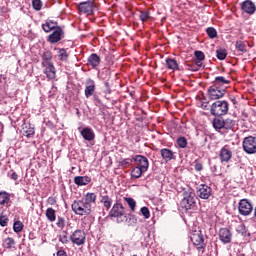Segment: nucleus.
<instances>
[{
  "label": "nucleus",
  "instance_id": "f257e3e1",
  "mask_svg": "<svg viewBox=\"0 0 256 256\" xmlns=\"http://www.w3.org/2000/svg\"><path fill=\"white\" fill-rule=\"evenodd\" d=\"M108 217L115 219L116 223L127 222V214H125V207H123V204L116 202L110 209Z\"/></svg>",
  "mask_w": 256,
  "mask_h": 256
},
{
  "label": "nucleus",
  "instance_id": "f03ea898",
  "mask_svg": "<svg viewBox=\"0 0 256 256\" xmlns=\"http://www.w3.org/2000/svg\"><path fill=\"white\" fill-rule=\"evenodd\" d=\"M72 211L73 213H75V215H79L81 217L85 216L87 217V215H89L90 213H92V209L93 207L91 206V204L86 203L85 200H75L72 205Z\"/></svg>",
  "mask_w": 256,
  "mask_h": 256
},
{
  "label": "nucleus",
  "instance_id": "7ed1b4c3",
  "mask_svg": "<svg viewBox=\"0 0 256 256\" xmlns=\"http://www.w3.org/2000/svg\"><path fill=\"white\" fill-rule=\"evenodd\" d=\"M229 113V102L225 100H216L210 106V115L214 117H223V115H227Z\"/></svg>",
  "mask_w": 256,
  "mask_h": 256
},
{
  "label": "nucleus",
  "instance_id": "20e7f679",
  "mask_svg": "<svg viewBox=\"0 0 256 256\" xmlns=\"http://www.w3.org/2000/svg\"><path fill=\"white\" fill-rule=\"evenodd\" d=\"M190 239L193 245L197 247L198 251L205 253V247H207V244H205V238L203 237V233L201 232V230L193 231L190 234Z\"/></svg>",
  "mask_w": 256,
  "mask_h": 256
},
{
  "label": "nucleus",
  "instance_id": "39448f33",
  "mask_svg": "<svg viewBox=\"0 0 256 256\" xmlns=\"http://www.w3.org/2000/svg\"><path fill=\"white\" fill-rule=\"evenodd\" d=\"M227 87H219L215 86L213 84L208 88V97L211 99V101H217V99H222V97H225V91Z\"/></svg>",
  "mask_w": 256,
  "mask_h": 256
},
{
  "label": "nucleus",
  "instance_id": "423d86ee",
  "mask_svg": "<svg viewBox=\"0 0 256 256\" xmlns=\"http://www.w3.org/2000/svg\"><path fill=\"white\" fill-rule=\"evenodd\" d=\"M243 149L248 155H255L256 153V137L248 136L243 140Z\"/></svg>",
  "mask_w": 256,
  "mask_h": 256
},
{
  "label": "nucleus",
  "instance_id": "0eeeda50",
  "mask_svg": "<svg viewBox=\"0 0 256 256\" xmlns=\"http://www.w3.org/2000/svg\"><path fill=\"white\" fill-rule=\"evenodd\" d=\"M70 241L78 247L85 245V241H87V235L85 234V231L77 229L70 236Z\"/></svg>",
  "mask_w": 256,
  "mask_h": 256
},
{
  "label": "nucleus",
  "instance_id": "6e6552de",
  "mask_svg": "<svg viewBox=\"0 0 256 256\" xmlns=\"http://www.w3.org/2000/svg\"><path fill=\"white\" fill-rule=\"evenodd\" d=\"M238 211L240 215L247 217L253 213V204L248 199H241L238 204Z\"/></svg>",
  "mask_w": 256,
  "mask_h": 256
},
{
  "label": "nucleus",
  "instance_id": "1a4fd4ad",
  "mask_svg": "<svg viewBox=\"0 0 256 256\" xmlns=\"http://www.w3.org/2000/svg\"><path fill=\"white\" fill-rule=\"evenodd\" d=\"M180 207L186 211L193 209L195 207V193L190 192L186 195L180 202Z\"/></svg>",
  "mask_w": 256,
  "mask_h": 256
},
{
  "label": "nucleus",
  "instance_id": "9d476101",
  "mask_svg": "<svg viewBox=\"0 0 256 256\" xmlns=\"http://www.w3.org/2000/svg\"><path fill=\"white\" fill-rule=\"evenodd\" d=\"M94 9H95V1H92V0L81 2L78 5V11L86 15H93Z\"/></svg>",
  "mask_w": 256,
  "mask_h": 256
},
{
  "label": "nucleus",
  "instance_id": "9b49d317",
  "mask_svg": "<svg viewBox=\"0 0 256 256\" xmlns=\"http://www.w3.org/2000/svg\"><path fill=\"white\" fill-rule=\"evenodd\" d=\"M133 161L136 164V167L144 170L149 171V159L143 155H136L133 157Z\"/></svg>",
  "mask_w": 256,
  "mask_h": 256
},
{
  "label": "nucleus",
  "instance_id": "f8f14e48",
  "mask_svg": "<svg viewBox=\"0 0 256 256\" xmlns=\"http://www.w3.org/2000/svg\"><path fill=\"white\" fill-rule=\"evenodd\" d=\"M212 193H213V189L205 184H201L196 191V195L200 197V199H209Z\"/></svg>",
  "mask_w": 256,
  "mask_h": 256
},
{
  "label": "nucleus",
  "instance_id": "ddd939ff",
  "mask_svg": "<svg viewBox=\"0 0 256 256\" xmlns=\"http://www.w3.org/2000/svg\"><path fill=\"white\" fill-rule=\"evenodd\" d=\"M63 35H65V32H63V28L61 26L59 28H56L49 36H48V43H59L61 39H63Z\"/></svg>",
  "mask_w": 256,
  "mask_h": 256
},
{
  "label": "nucleus",
  "instance_id": "4468645a",
  "mask_svg": "<svg viewBox=\"0 0 256 256\" xmlns=\"http://www.w3.org/2000/svg\"><path fill=\"white\" fill-rule=\"evenodd\" d=\"M219 157L222 163H229L231 161V157H233V152L231 151L229 145H225L221 148Z\"/></svg>",
  "mask_w": 256,
  "mask_h": 256
},
{
  "label": "nucleus",
  "instance_id": "2eb2a0df",
  "mask_svg": "<svg viewBox=\"0 0 256 256\" xmlns=\"http://www.w3.org/2000/svg\"><path fill=\"white\" fill-rule=\"evenodd\" d=\"M95 81L91 78H88L85 82V90H84V95L86 99H89V97H93L95 95Z\"/></svg>",
  "mask_w": 256,
  "mask_h": 256
},
{
  "label": "nucleus",
  "instance_id": "dca6fc26",
  "mask_svg": "<svg viewBox=\"0 0 256 256\" xmlns=\"http://www.w3.org/2000/svg\"><path fill=\"white\" fill-rule=\"evenodd\" d=\"M219 239L225 245H227V243H231V240L233 239V234L231 233V230H229L228 228H221L219 230Z\"/></svg>",
  "mask_w": 256,
  "mask_h": 256
},
{
  "label": "nucleus",
  "instance_id": "f3484780",
  "mask_svg": "<svg viewBox=\"0 0 256 256\" xmlns=\"http://www.w3.org/2000/svg\"><path fill=\"white\" fill-rule=\"evenodd\" d=\"M44 68L43 73L46 75L47 79H55L57 77V70L53 63L42 65Z\"/></svg>",
  "mask_w": 256,
  "mask_h": 256
},
{
  "label": "nucleus",
  "instance_id": "a211bd4d",
  "mask_svg": "<svg viewBox=\"0 0 256 256\" xmlns=\"http://www.w3.org/2000/svg\"><path fill=\"white\" fill-rule=\"evenodd\" d=\"M241 9L243 13H247L248 15H253V13H255L256 11V6H255V3H253V1L245 0L241 4Z\"/></svg>",
  "mask_w": 256,
  "mask_h": 256
},
{
  "label": "nucleus",
  "instance_id": "6ab92c4d",
  "mask_svg": "<svg viewBox=\"0 0 256 256\" xmlns=\"http://www.w3.org/2000/svg\"><path fill=\"white\" fill-rule=\"evenodd\" d=\"M87 65L92 67V69H97L101 65V56L97 53H92L87 59Z\"/></svg>",
  "mask_w": 256,
  "mask_h": 256
},
{
  "label": "nucleus",
  "instance_id": "aec40b11",
  "mask_svg": "<svg viewBox=\"0 0 256 256\" xmlns=\"http://www.w3.org/2000/svg\"><path fill=\"white\" fill-rule=\"evenodd\" d=\"M61 26H59V23L53 21V20H46L44 24H42V29L45 33H51V31H55L56 29H59Z\"/></svg>",
  "mask_w": 256,
  "mask_h": 256
},
{
  "label": "nucleus",
  "instance_id": "412c9836",
  "mask_svg": "<svg viewBox=\"0 0 256 256\" xmlns=\"http://www.w3.org/2000/svg\"><path fill=\"white\" fill-rule=\"evenodd\" d=\"M0 207H11V194L6 191L0 192Z\"/></svg>",
  "mask_w": 256,
  "mask_h": 256
},
{
  "label": "nucleus",
  "instance_id": "4be33fe9",
  "mask_svg": "<svg viewBox=\"0 0 256 256\" xmlns=\"http://www.w3.org/2000/svg\"><path fill=\"white\" fill-rule=\"evenodd\" d=\"M160 155L166 163H169V161H173V159H175V153L169 148L161 149Z\"/></svg>",
  "mask_w": 256,
  "mask_h": 256
},
{
  "label": "nucleus",
  "instance_id": "5701e85b",
  "mask_svg": "<svg viewBox=\"0 0 256 256\" xmlns=\"http://www.w3.org/2000/svg\"><path fill=\"white\" fill-rule=\"evenodd\" d=\"M100 203H102L106 211H109L113 205V198L105 192V194H100Z\"/></svg>",
  "mask_w": 256,
  "mask_h": 256
},
{
  "label": "nucleus",
  "instance_id": "b1692460",
  "mask_svg": "<svg viewBox=\"0 0 256 256\" xmlns=\"http://www.w3.org/2000/svg\"><path fill=\"white\" fill-rule=\"evenodd\" d=\"M80 135H82L85 141H93L95 139V132L90 127H85L80 131Z\"/></svg>",
  "mask_w": 256,
  "mask_h": 256
},
{
  "label": "nucleus",
  "instance_id": "393cba45",
  "mask_svg": "<svg viewBox=\"0 0 256 256\" xmlns=\"http://www.w3.org/2000/svg\"><path fill=\"white\" fill-rule=\"evenodd\" d=\"M230 84H231V80L225 78L224 76H217L213 81V85L220 88H223L225 87V85H230Z\"/></svg>",
  "mask_w": 256,
  "mask_h": 256
},
{
  "label": "nucleus",
  "instance_id": "a878e982",
  "mask_svg": "<svg viewBox=\"0 0 256 256\" xmlns=\"http://www.w3.org/2000/svg\"><path fill=\"white\" fill-rule=\"evenodd\" d=\"M90 181H91V177L89 176H76L74 178L75 185H78L79 187L89 185Z\"/></svg>",
  "mask_w": 256,
  "mask_h": 256
},
{
  "label": "nucleus",
  "instance_id": "bb28decb",
  "mask_svg": "<svg viewBox=\"0 0 256 256\" xmlns=\"http://www.w3.org/2000/svg\"><path fill=\"white\" fill-rule=\"evenodd\" d=\"M194 57L195 65H197V67H202V61H205V53H203V51L197 50L194 52Z\"/></svg>",
  "mask_w": 256,
  "mask_h": 256
},
{
  "label": "nucleus",
  "instance_id": "cd10ccee",
  "mask_svg": "<svg viewBox=\"0 0 256 256\" xmlns=\"http://www.w3.org/2000/svg\"><path fill=\"white\" fill-rule=\"evenodd\" d=\"M166 67L171 71H179V63L173 58L166 59Z\"/></svg>",
  "mask_w": 256,
  "mask_h": 256
},
{
  "label": "nucleus",
  "instance_id": "c85d7f7f",
  "mask_svg": "<svg viewBox=\"0 0 256 256\" xmlns=\"http://www.w3.org/2000/svg\"><path fill=\"white\" fill-rule=\"evenodd\" d=\"M143 173H147L145 170L139 168L138 166H134L131 170V177L133 179H141Z\"/></svg>",
  "mask_w": 256,
  "mask_h": 256
},
{
  "label": "nucleus",
  "instance_id": "c756f323",
  "mask_svg": "<svg viewBox=\"0 0 256 256\" xmlns=\"http://www.w3.org/2000/svg\"><path fill=\"white\" fill-rule=\"evenodd\" d=\"M53 61V53L51 51H46L42 54V65H49Z\"/></svg>",
  "mask_w": 256,
  "mask_h": 256
},
{
  "label": "nucleus",
  "instance_id": "7c9ffc66",
  "mask_svg": "<svg viewBox=\"0 0 256 256\" xmlns=\"http://www.w3.org/2000/svg\"><path fill=\"white\" fill-rule=\"evenodd\" d=\"M58 59L59 61H62L64 63H67L69 61V53H67V50L64 48L58 49Z\"/></svg>",
  "mask_w": 256,
  "mask_h": 256
},
{
  "label": "nucleus",
  "instance_id": "2f4dec72",
  "mask_svg": "<svg viewBox=\"0 0 256 256\" xmlns=\"http://www.w3.org/2000/svg\"><path fill=\"white\" fill-rule=\"evenodd\" d=\"M83 201L88 203V205H91V203H97V194L93 192H88L84 196Z\"/></svg>",
  "mask_w": 256,
  "mask_h": 256
},
{
  "label": "nucleus",
  "instance_id": "473e14b6",
  "mask_svg": "<svg viewBox=\"0 0 256 256\" xmlns=\"http://www.w3.org/2000/svg\"><path fill=\"white\" fill-rule=\"evenodd\" d=\"M45 215H46V218L48 219V221H50L51 223H53L57 220V213L55 212V209H53V208H47Z\"/></svg>",
  "mask_w": 256,
  "mask_h": 256
},
{
  "label": "nucleus",
  "instance_id": "72a5a7b5",
  "mask_svg": "<svg viewBox=\"0 0 256 256\" xmlns=\"http://www.w3.org/2000/svg\"><path fill=\"white\" fill-rule=\"evenodd\" d=\"M2 247L4 249H15V239L7 237L3 240Z\"/></svg>",
  "mask_w": 256,
  "mask_h": 256
},
{
  "label": "nucleus",
  "instance_id": "f704fd0d",
  "mask_svg": "<svg viewBox=\"0 0 256 256\" xmlns=\"http://www.w3.org/2000/svg\"><path fill=\"white\" fill-rule=\"evenodd\" d=\"M216 57L220 61H225V59H227V49H225V48H218L216 50Z\"/></svg>",
  "mask_w": 256,
  "mask_h": 256
},
{
  "label": "nucleus",
  "instance_id": "c9c22d12",
  "mask_svg": "<svg viewBox=\"0 0 256 256\" xmlns=\"http://www.w3.org/2000/svg\"><path fill=\"white\" fill-rule=\"evenodd\" d=\"M139 19L142 23H147L149 19H151V12L150 11H140Z\"/></svg>",
  "mask_w": 256,
  "mask_h": 256
},
{
  "label": "nucleus",
  "instance_id": "e433bc0d",
  "mask_svg": "<svg viewBox=\"0 0 256 256\" xmlns=\"http://www.w3.org/2000/svg\"><path fill=\"white\" fill-rule=\"evenodd\" d=\"M225 120L221 118H214L213 127L214 129H224Z\"/></svg>",
  "mask_w": 256,
  "mask_h": 256
},
{
  "label": "nucleus",
  "instance_id": "4c0bfd02",
  "mask_svg": "<svg viewBox=\"0 0 256 256\" xmlns=\"http://www.w3.org/2000/svg\"><path fill=\"white\" fill-rule=\"evenodd\" d=\"M23 227H25V225L23 222H21V220L15 221L13 224L14 233H21L23 231Z\"/></svg>",
  "mask_w": 256,
  "mask_h": 256
},
{
  "label": "nucleus",
  "instance_id": "58836bf2",
  "mask_svg": "<svg viewBox=\"0 0 256 256\" xmlns=\"http://www.w3.org/2000/svg\"><path fill=\"white\" fill-rule=\"evenodd\" d=\"M235 48L240 53H247V45L243 41H237L235 44Z\"/></svg>",
  "mask_w": 256,
  "mask_h": 256
},
{
  "label": "nucleus",
  "instance_id": "ea45409f",
  "mask_svg": "<svg viewBox=\"0 0 256 256\" xmlns=\"http://www.w3.org/2000/svg\"><path fill=\"white\" fill-rule=\"evenodd\" d=\"M235 127V120L227 118L224 120V129L231 130Z\"/></svg>",
  "mask_w": 256,
  "mask_h": 256
},
{
  "label": "nucleus",
  "instance_id": "a19ab883",
  "mask_svg": "<svg viewBox=\"0 0 256 256\" xmlns=\"http://www.w3.org/2000/svg\"><path fill=\"white\" fill-rule=\"evenodd\" d=\"M32 7L34 11H41L43 9V2L41 0H32Z\"/></svg>",
  "mask_w": 256,
  "mask_h": 256
},
{
  "label": "nucleus",
  "instance_id": "79ce46f5",
  "mask_svg": "<svg viewBox=\"0 0 256 256\" xmlns=\"http://www.w3.org/2000/svg\"><path fill=\"white\" fill-rule=\"evenodd\" d=\"M206 33H207L209 39L217 38V30L214 27H208L206 29Z\"/></svg>",
  "mask_w": 256,
  "mask_h": 256
},
{
  "label": "nucleus",
  "instance_id": "37998d69",
  "mask_svg": "<svg viewBox=\"0 0 256 256\" xmlns=\"http://www.w3.org/2000/svg\"><path fill=\"white\" fill-rule=\"evenodd\" d=\"M187 144H188L187 138L180 136L177 139V145H178V147H180V149H185L187 147Z\"/></svg>",
  "mask_w": 256,
  "mask_h": 256
},
{
  "label": "nucleus",
  "instance_id": "c03bdc74",
  "mask_svg": "<svg viewBox=\"0 0 256 256\" xmlns=\"http://www.w3.org/2000/svg\"><path fill=\"white\" fill-rule=\"evenodd\" d=\"M7 225H9V217L3 213H0V226L7 227Z\"/></svg>",
  "mask_w": 256,
  "mask_h": 256
},
{
  "label": "nucleus",
  "instance_id": "a18cd8bd",
  "mask_svg": "<svg viewBox=\"0 0 256 256\" xmlns=\"http://www.w3.org/2000/svg\"><path fill=\"white\" fill-rule=\"evenodd\" d=\"M56 225H57L58 229H65V225H66L65 218L61 217V216H58Z\"/></svg>",
  "mask_w": 256,
  "mask_h": 256
},
{
  "label": "nucleus",
  "instance_id": "49530a36",
  "mask_svg": "<svg viewBox=\"0 0 256 256\" xmlns=\"http://www.w3.org/2000/svg\"><path fill=\"white\" fill-rule=\"evenodd\" d=\"M59 241L64 245H67V243H69V238L67 237V231H62V233L59 236Z\"/></svg>",
  "mask_w": 256,
  "mask_h": 256
},
{
  "label": "nucleus",
  "instance_id": "de8ad7c7",
  "mask_svg": "<svg viewBox=\"0 0 256 256\" xmlns=\"http://www.w3.org/2000/svg\"><path fill=\"white\" fill-rule=\"evenodd\" d=\"M126 203H128L131 211H135V207H137V202L133 198H125Z\"/></svg>",
  "mask_w": 256,
  "mask_h": 256
},
{
  "label": "nucleus",
  "instance_id": "09e8293b",
  "mask_svg": "<svg viewBox=\"0 0 256 256\" xmlns=\"http://www.w3.org/2000/svg\"><path fill=\"white\" fill-rule=\"evenodd\" d=\"M141 215H143V217L145 219H149V217H151V212L149 211L148 207H142L140 210Z\"/></svg>",
  "mask_w": 256,
  "mask_h": 256
},
{
  "label": "nucleus",
  "instance_id": "8fccbe9b",
  "mask_svg": "<svg viewBox=\"0 0 256 256\" xmlns=\"http://www.w3.org/2000/svg\"><path fill=\"white\" fill-rule=\"evenodd\" d=\"M133 163V160L131 158H125L120 161V167H129Z\"/></svg>",
  "mask_w": 256,
  "mask_h": 256
},
{
  "label": "nucleus",
  "instance_id": "3c124183",
  "mask_svg": "<svg viewBox=\"0 0 256 256\" xmlns=\"http://www.w3.org/2000/svg\"><path fill=\"white\" fill-rule=\"evenodd\" d=\"M201 107L204 109V111H207L209 109V100L207 98L203 97L200 99Z\"/></svg>",
  "mask_w": 256,
  "mask_h": 256
},
{
  "label": "nucleus",
  "instance_id": "603ef678",
  "mask_svg": "<svg viewBox=\"0 0 256 256\" xmlns=\"http://www.w3.org/2000/svg\"><path fill=\"white\" fill-rule=\"evenodd\" d=\"M35 135V128H30L26 131V137H33Z\"/></svg>",
  "mask_w": 256,
  "mask_h": 256
},
{
  "label": "nucleus",
  "instance_id": "864d4df0",
  "mask_svg": "<svg viewBox=\"0 0 256 256\" xmlns=\"http://www.w3.org/2000/svg\"><path fill=\"white\" fill-rule=\"evenodd\" d=\"M47 203H48L49 205H55V204L57 203V199H56L55 197H49V198L47 199Z\"/></svg>",
  "mask_w": 256,
  "mask_h": 256
},
{
  "label": "nucleus",
  "instance_id": "5fc2aeb1",
  "mask_svg": "<svg viewBox=\"0 0 256 256\" xmlns=\"http://www.w3.org/2000/svg\"><path fill=\"white\" fill-rule=\"evenodd\" d=\"M195 171H203V164L201 163H196L194 165Z\"/></svg>",
  "mask_w": 256,
  "mask_h": 256
},
{
  "label": "nucleus",
  "instance_id": "6e6d98bb",
  "mask_svg": "<svg viewBox=\"0 0 256 256\" xmlns=\"http://www.w3.org/2000/svg\"><path fill=\"white\" fill-rule=\"evenodd\" d=\"M10 179H12L13 181H17V179H19V175L16 174V172H13L10 176Z\"/></svg>",
  "mask_w": 256,
  "mask_h": 256
},
{
  "label": "nucleus",
  "instance_id": "4d7b16f0",
  "mask_svg": "<svg viewBox=\"0 0 256 256\" xmlns=\"http://www.w3.org/2000/svg\"><path fill=\"white\" fill-rule=\"evenodd\" d=\"M57 256H68L65 250H58L56 253Z\"/></svg>",
  "mask_w": 256,
  "mask_h": 256
},
{
  "label": "nucleus",
  "instance_id": "13d9d810",
  "mask_svg": "<svg viewBox=\"0 0 256 256\" xmlns=\"http://www.w3.org/2000/svg\"><path fill=\"white\" fill-rule=\"evenodd\" d=\"M0 127L2 129L1 133H3V124L2 123H0Z\"/></svg>",
  "mask_w": 256,
  "mask_h": 256
},
{
  "label": "nucleus",
  "instance_id": "bf43d9fd",
  "mask_svg": "<svg viewBox=\"0 0 256 256\" xmlns=\"http://www.w3.org/2000/svg\"><path fill=\"white\" fill-rule=\"evenodd\" d=\"M191 71H197V68H192Z\"/></svg>",
  "mask_w": 256,
  "mask_h": 256
}]
</instances>
